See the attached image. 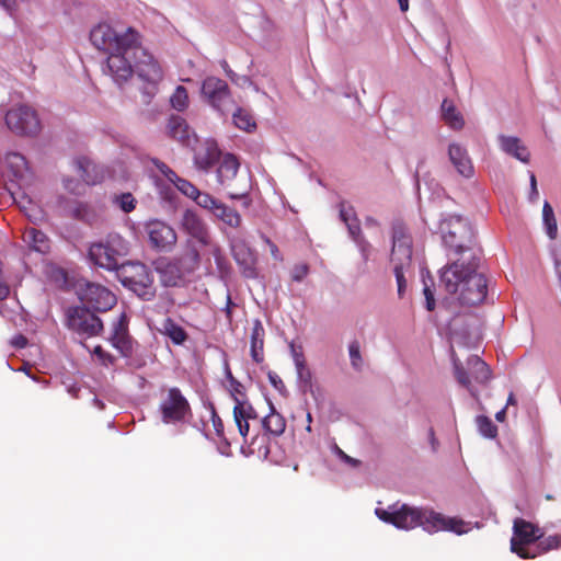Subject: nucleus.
<instances>
[{
    "label": "nucleus",
    "mask_w": 561,
    "mask_h": 561,
    "mask_svg": "<svg viewBox=\"0 0 561 561\" xmlns=\"http://www.w3.org/2000/svg\"><path fill=\"white\" fill-rule=\"evenodd\" d=\"M121 284L145 301L152 300L157 295L154 277L150 267L138 261L121 264L116 274Z\"/></svg>",
    "instance_id": "obj_5"
},
{
    "label": "nucleus",
    "mask_w": 561,
    "mask_h": 561,
    "mask_svg": "<svg viewBox=\"0 0 561 561\" xmlns=\"http://www.w3.org/2000/svg\"><path fill=\"white\" fill-rule=\"evenodd\" d=\"M76 170L80 178L88 185L100 183L103 179L102 172L99 168L87 157H79L73 161Z\"/></svg>",
    "instance_id": "obj_22"
},
{
    "label": "nucleus",
    "mask_w": 561,
    "mask_h": 561,
    "mask_svg": "<svg viewBox=\"0 0 561 561\" xmlns=\"http://www.w3.org/2000/svg\"><path fill=\"white\" fill-rule=\"evenodd\" d=\"M230 385V396L233 402L236 399H242L245 397V388L239 380H233Z\"/></svg>",
    "instance_id": "obj_56"
},
{
    "label": "nucleus",
    "mask_w": 561,
    "mask_h": 561,
    "mask_svg": "<svg viewBox=\"0 0 561 561\" xmlns=\"http://www.w3.org/2000/svg\"><path fill=\"white\" fill-rule=\"evenodd\" d=\"M476 424L479 433L485 437L493 439L497 436V426L492 422V420L485 415H478L476 417Z\"/></svg>",
    "instance_id": "obj_40"
},
{
    "label": "nucleus",
    "mask_w": 561,
    "mask_h": 561,
    "mask_svg": "<svg viewBox=\"0 0 561 561\" xmlns=\"http://www.w3.org/2000/svg\"><path fill=\"white\" fill-rule=\"evenodd\" d=\"M221 68L224 69L226 76L237 85L245 87L251 85L252 80L248 76H240L234 72L228 65L226 60L220 61Z\"/></svg>",
    "instance_id": "obj_46"
},
{
    "label": "nucleus",
    "mask_w": 561,
    "mask_h": 561,
    "mask_svg": "<svg viewBox=\"0 0 561 561\" xmlns=\"http://www.w3.org/2000/svg\"><path fill=\"white\" fill-rule=\"evenodd\" d=\"M138 38L139 34L131 27L118 33L106 23L94 26L90 32L92 45L108 54L106 69L118 85L125 83L133 75L130 53L135 49Z\"/></svg>",
    "instance_id": "obj_1"
},
{
    "label": "nucleus",
    "mask_w": 561,
    "mask_h": 561,
    "mask_svg": "<svg viewBox=\"0 0 561 561\" xmlns=\"http://www.w3.org/2000/svg\"><path fill=\"white\" fill-rule=\"evenodd\" d=\"M72 217L90 226L96 225L100 219V213L91 205L87 203H78L71 209Z\"/></svg>",
    "instance_id": "obj_31"
},
{
    "label": "nucleus",
    "mask_w": 561,
    "mask_h": 561,
    "mask_svg": "<svg viewBox=\"0 0 561 561\" xmlns=\"http://www.w3.org/2000/svg\"><path fill=\"white\" fill-rule=\"evenodd\" d=\"M232 255L237 264L242 270V274L247 278H253L256 276L254 267V257L249 248L244 244L233 247Z\"/></svg>",
    "instance_id": "obj_24"
},
{
    "label": "nucleus",
    "mask_w": 561,
    "mask_h": 561,
    "mask_svg": "<svg viewBox=\"0 0 561 561\" xmlns=\"http://www.w3.org/2000/svg\"><path fill=\"white\" fill-rule=\"evenodd\" d=\"M339 217L345 224L348 234L357 245L362 259L367 262L370 254L371 244L365 239L362 233L359 219L356 215L354 207L345 201H341L337 205Z\"/></svg>",
    "instance_id": "obj_14"
},
{
    "label": "nucleus",
    "mask_w": 561,
    "mask_h": 561,
    "mask_svg": "<svg viewBox=\"0 0 561 561\" xmlns=\"http://www.w3.org/2000/svg\"><path fill=\"white\" fill-rule=\"evenodd\" d=\"M210 410H211V422H213L214 430L218 436H222L224 435V423H222L221 419L219 417V415L217 414L216 409L213 404H210Z\"/></svg>",
    "instance_id": "obj_58"
},
{
    "label": "nucleus",
    "mask_w": 561,
    "mask_h": 561,
    "mask_svg": "<svg viewBox=\"0 0 561 561\" xmlns=\"http://www.w3.org/2000/svg\"><path fill=\"white\" fill-rule=\"evenodd\" d=\"M428 279H430V284L423 277V284H424L423 294H424V297H425V308L428 311H433L435 309V306H436L435 297H434V291L432 289V286L434 285V282H433L431 276H428Z\"/></svg>",
    "instance_id": "obj_51"
},
{
    "label": "nucleus",
    "mask_w": 561,
    "mask_h": 561,
    "mask_svg": "<svg viewBox=\"0 0 561 561\" xmlns=\"http://www.w3.org/2000/svg\"><path fill=\"white\" fill-rule=\"evenodd\" d=\"M270 413L263 417V428L273 436H280L286 428L285 417L278 413L272 402H268Z\"/></svg>",
    "instance_id": "obj_27"
},
{
    "label": "nucleus",
    "mask_w": 561,
    "mask_h": 561,
    "mask_svg": "<svg viewBox=\"0 0 561 561\" xmlns=\"http://www.w3.org/2000/svg\"><path fill=\"white\" fill-rule=\"evenodd\" d=\"M467 367L472 378L479 383H485L491 378V370L479 356L472 355L467 359Z\"/></svg>",
    "instance_id": "obj_30"
},
{
    "label": "nucleus",
    "mask_w": 561,
    "mask_h": 561,
    "mask_svg": "<svg viewBox=\"0 0 561 561\" xmlns=\"http://www.w3.org/2000/svg\"><path fill=\"white\" fill-rule=\"evenodd\" d=\"M561 547V535H553L547 538H541L538 540V543L534 546L533 553H535V558L546 553L550 550H554Z\"/></svg>",
    "instance_id": "obj_39"
},
{
    "label": "nucleus",
    "mask_w": 561,
    "mask_h": 561,
    "mask_svg": "<svg viewBox=\"0 0 561 561\" xmlns=\"http://www.w3.org/2000/svg\"><path fill=\"white\" fill-rule=\"evenodd\" d=\"M170 102L174 110L184 111L188 106L187 90L183 85H178L170 98Z\"/></svg>",
    "instance_id": "obj_44"
},
{
    "label": "nucleus",
    "mask_w": 561,
    "mask_h": 561,
    "mask_svg": "<svg viewBox=\"0 0 561 561\" xmlns=\"http://www.w3.org/2000/svg\"><path fill=\"white\" fill-rule=\"evenodd\" d=\"M234 422L238 426L239 433L242 437H245L249 433L250 426L247 420L243 419H234Z\"/></svg>",
    "instance_id": "obj_63"
},
{
    "label": "nucleus",
    "mask_w": 561,
    "mask_h": 561,
    "mask_svg": "<svg viewBox=\"0 0 561 561\" xmlns=\"http://www.w3.org/2000/svg\"><path fill=\"white\" fill-rule=\"evenodd\" d=\"M481 260L471 255L470 261L455 259L440 270L439 279L445 290L458 294L461 305L477 306L484 301L488 294V279L479 272Z\"/></svg>",
    "instance_id": "obj_3"
},
{
    "label": "nucleus",
    "mask_w": 561,
    "mask_h": 561,
    "mask_svg": "<svg viewBox=\"0 0 561 561\" xmlns=\"http://www.w3.org/2000/svg\"><path fill=\"white\" fill-rule=\"evenodd\" d=\"M5 124L12 133L21 136H34L41 129L36 112L27 105L9 110L5 114Z\"/></svg>",
    "instance_id": "obj_13"
},
{
    "label": "nucleus",
    "mask_w": 561,
    "mask_h": 561,
    "mask_svg": "<svg viewBox=\"0 0 561 561\" xmlns=\"http://www.w3.org/2000/svg\"><path fill=\"white\" fill-rule=\"evenodd\" d=\"M448 158L459 175L466 179L473 176L474 168L471 158L462 145L458 142L449 144Z\"/></svg>",
    "instance_id": "obj_20"
},
{
    "label": "nucleus",
    "mask_w": 561,
    "mask_h": 561,
    "mask_svg": "<svg viewBox=\"0 0 561 561\" xmlns=\"http://www.w3.org/2000/svg\"><path fill=\"white\" fill-rule=\"evenodd\" d=\"M65 325L80 336L93 337L104 330L103 321L87 306H71L65 311Z\"/></svg>",
    "instance_id": "obj_9"
},
{
    "label": "nucleus",
    "mask_w": 561,
    "mask_h": 561,
    "mask_svg": "<svg viewBox=\"0 0 561 561\" xmlns=\"http://www.w3.org/2000/svg\"><path fill=\"white\" fill-rule=\"evenodd\" d=\"M23 241L33 251L45 254L50 249L48 237L41 230L30 227L23 232Z\"/></svg>",
    "instance_id": "obj_23"
},
{
    "label": "nucleus",
    "mask_w": 561,
    "mask_h": 561,
    "mask_svg": "<svg viewBox=\"0 0 561 561\" xmlns=\"http://www.w3.org/2000/svg\"><path fill=\"white\" fill-rule=\"evenodd\" d=\"M268 380L271 385L282 394L283 397L288 396V391L283 382L282 378L274 371H268L267 374Z\"/></svg>",
    "instance_id": "obj_55"
},
{
    "label": "nucleus",
    "mask_w": 561,
    "mask_h": 561,
    "mask_svg": "<svg viewBox=\"0 0 561 561\" xmlns=\"http://www.w3.org/2000/svg\"><path fill=\"white\" fill-rule=\"evenodd\" d=\"M440 116L442 119L454 130H460L465 126L463 117L451 100H443L440 105Z\"/></svg>",
    "instance_id": "obj_26"
},
{
    "label": "nucleus",
    "mask_w": 561,
    "mask_h": 561,
    "mask_svg": "<svg viewBox=\"0 0 561 561\" xmlns=\"http://www.w3.org/2000/svg\"><path fill=\"white\" fill-rule=\"evenodd\" d=\"M290 351H291V356H293L294 363L297 362V360H304L305 359V356H304L301 347L297 348V347H295L294 344H290Z\"/></svg>",
    "instance_id": "obj_64"
},
{
    "label": "nucleus",
    "mask_w": 561,
    "mask_h": 561,
    "mask_svg": "<svg viewBox=\"0 0 561 561\" xmlns=\"http://www.w3.org/2000/svg\"><path fill=\"white\" fill-rule=\"evenodd\" d=\"M168 131L169 135L175 140L182 144L190 142L191 130L186 121L183 117L179 115H172L168 123Z\"/></svg>",
    "instance_id": "obj_29"
},
{
    "label": "nucleus",
    "mask_w": 561,
    "mask_h": 561,
    "mask_svg": "<svg viewBox=\"0 0 561 561\" xmlns=\"http://www.w3.org/2000/svg\"><path fill=\"white\" fill-rule=\"evenodd\" d=\"M11 345L18 350L27 345V339L23 334H18L11 340Z\"/></svg>",
    "instance_id": "obj_62"
},
{
    "label": "nucleus",
    "mask_w": 561,
    "mask_h": 561,
    "mask_svg": "<svg viewBox=\"0 0 561 561\" xmlns=\"http://www.w3.org/2000/svg\"><path fill=\"white\" fill-rule=\"evenodd\" d=\"M454 371L457 381L466 388L473 398H477L478 391L472 387L470 378L458 359H454Z\"/></svg>",
    "instance_id": "obj_41"
},
{
    "label": "nucleus",
    "mask_w": 561,
    "mask_h": 561,
    "mask_svg": "<svg viewBox=\"0 0 561 561\" xmlns=\"http://www.w3.org/2000/svg\"><path fill=\"white\" fill-rule=\"evenodd\" d=\"M348 354L351 358V365L355 370H360L363 365V359L360 355V346L358 341L354 340L348 345Z\"/></svg>",
    "instance_id": "obj_48"
},
{
    "label": "nucleus",
    "mask_w": 561,
    "mask_h": 561,
    "mask_svg": "<svg viewBox=\"0 0 561 561\" xmlns=\"http://www.w3.org/2000/svg\"><path fill=\"white\" fill-rule=\"evenodd\" d=\"M7 161L10 165L16 167L18 171H21L26 164L25 158L21 153H18V152L8 153Z\"/></svg>",
    "instance_id": "obj_57"
},
{
    "label": "nucleus",
    "mask_w": 561,
    "mask_h": 561,
    "mask_svg": "<svg viewBox=\"0 0 561 561\" xmlns=\"http://www.w3.org/2000/svg\"><path fill=\"white\" fill-rule=\"evenodd\" d=\"M160 412L163 423H178L191 413V407L181 390L174 387L169 389L167 398L160 403Z\"/></svg>",
    "instance_id": "obj_15"
},
{
    "label": "nucleus",
    "mask_w": 561,
    "mask_h": 561,
    "mask_svg": "<svg viewBox=\"0 0 561 561\" xmlns=\"http://www.w3.org/2000/svg\"><path fill=\"white\" fill-rule=\"evenodd\" d=\"M201 96L222 117L228 116L236 105L228 83L218 77L209 76L203 80Z\"/></svg>",
    "instance_id": "obj_8"
},
{
    "label": "nucleus",
    "mask_w": 561,
    "mask_h": 561,
    "mask_svg": "<svg viewBox=\"0 0 561 561\" xmlns=\"http://www.w3.org/2000/svg\"><path fill=\"white\" fill-rule=\"evenodd\" d=\"M110 342L126 358L133 355L134 346L137 344L129 334L110 337Z\"/></svg>",
    "instance_id": "obj_36"
},
{
    "label": "nucleus",
    "mask_w": 561,
    "mask_h": 561,
    "mask_svg": "<svg viewBox=\"0 0 561 561\" xmlns=\"http://www.w3.org/2000/svg\"><path fill=\"white\" fill-rule=\"evenodd\" d=\"M211 215L231 228H238L241 224L240 214L221 202L214 208Z\"/></svg>",
    "instance_id": "obj_32"
},
{
    "label": "nucleus",
    "mask_w": 561,
    "mask_h": 561,
    "mask_svg": "<svg viewBox=\"0 0 561 561\" xmlns=\"http://www.w3.org/2000/svg\"><path fill=\"white\" fill-rule=\"evenodd\" d=\"M542 224L547 236L554 240L558 233V225L554 216V211L549 202H545L542 206Z\"/></svg>",
    "instance_id": "obj_34"
},
{
    "label": "nucleus",
    "mask_w": 561,
    "mask_h": 561,
    "mask_svg": "<svg viewBox=\"0 0 561 561\" xmlns=\"http://www.w3.org/2000/svg\"><path fill=\"white\" fill-rule=\"evenodd\" d=\"M393 264V273L398 285V295L403 297L407 288V279L404 276L405 271L410 270L411 264H404V262H391Z\"/></svg>",
    "instance_id": "obj_42"
},
{
    "label": "nucleus",
    "mask_w": 561,
    "mask_h": 561,
    "mask_svg": "<svg viewBox=\"0 0 561 561\" xmlns=\"http://www.w3.org/2000/svg\"><path fill=\"white\" fill-rule=\"evenodd\" d=\"M11 197L21 209H27L28 205L32 204L31 198L21 188L11 192Z\"/></svg>",
    "instance_id": "obj_54"
},
{
    "label": "nucleus",
    "mask_w": 561,
    "mask_h": 561,
    "mask_svg": "<svg viewBox=\"0 0 561 561\" xmlns=\"http://www.w3.org/2000/svg\"><path fill=\"white\" fill-rule=\"evenodd\" d=\"M497 139L501 150L506 154L514 157L523 163L529 162L530 152L518 137L500 135Z\"/></svg>",
    "instance_id": "obj_21"
},
{
    "label": "nucleus",
    "mask_w": 561,
    "mask_h": 561,
    "mask_svg": "<svg viewBox=\"0 0 561 561\" xmlns=\"http://www.w3.org/2000/svg\"><path fill=\"white\" fill-rule=\"evenodd\" d=\"M130 64L133 73H137L138 78L146 83L141 92L144 103L149 104L158 91L157 87L162 79V70L152 55L148 54L140 45L139 38L137 39V44H135V49L130 53Z\"/></svg>",
    "instance_id": "obj_6"
},
{
    "label": "nucleus",
    "mask_w": 561,
    "mask_h": 561,
    "mask_svg": "<svg viewBox=\"0 0 561 561\" xmlns=\"http://www.w3.org/2000/svg\"><path fill=\"white\" fill-rule=\"evenodd\" d=\"M112 203L124 213H130L136 207V199L131 193L115 194L112 196Z\"/></svg>",
    "instance_id": "obj_43"
},
{
    "label": "nucleus",
    "mask_w": 561,
    "mask_h": 561,
    "mask_svg": "<svg viewBox=\"0 0 561 561\" xmlns=\"http://www.w3.org/2000/svg\"><path fill=\"white\" fill-rule=\"evenodd\" d=\"M128 247L126 241L117 233H110L105 240L94 242L89 247L88 256L94 264L107 271L119 268L118 259L126 255Z\"/></svg>",
    "instance_id": "obj_7"
},
{
    "label": "nucleus",
    "mask_w": 561,
    "mask_h": 561,
    "mask_svg": "<svg viewBox=\"0 0 561 561\" xmlns=\"http://www.w3.org/2000/svg\"><path fill=\"white\" fill-rule=\"evenodd\" d=\"M150 247L160 252H169L176 243L174 229L161 220H151L146 224Z\"/></svg>",
    "instance_id": "obj_17"
},
{
    "label": "nucleus",
    "mask_w": 561,
    "mask_h": 561,
    "mask_svg": "<svg viewBox=\"0 0 561 561\" xmlns=\"http://www.w3.org/2000/svg\"><path fill=\"white\" fill-rule=\"evenodd\" d=\"M199 207L208 210L210 214L214 211V208L219 204V199L215 198L210 194L206 192H201L197 190V194L192 198Z\"/></svg>",
    "instance_id": "obj_45"
},
{
    "label": "nucleus",
    "mask_w": 561,
    "mask_h": 561,
    "mask_svg": "<svg viewBox=\"0 0 561 561\" xmlns=\"http://www.w3.org/2000/svg\"><path fill=\"white\" fill-rule=\"evenodd\" d=\"M174 184V186L186 197L193 198L195 194H197V187L188 182L187 180L180 178L176 175L173 181L171 182Z\"/></svg>",
    "instance_id": "obj_47"
},
{
    "label": "nucleus",
    "mask_w": 561,
    "mask_h": 561,
    "mask_svg": "<svg viewBox=\"0 0 561 561\" xmlns=\"http://www.w3.org/2000/svg\"><path fill=\"white\" fill-rule=\"evenodd\" d=\"M154 165L170 182H172L173 179L178 175L169 165L162 161L156 160Z\"/></svg>",
    "instance_id": "obj_59"
},
{
    "label": "nucleus",
    "mask_w": 561,
    "mask_h": 561,
    "mask_svg": "<svg viewBox=\"0 0 561 561\" xmlns=\"http://www.w3.org/2000/svg\"><path fill=\"white\" fill-rule=\"evenodd\" d=\"M309 274V265L306 263L296 264L290 272L291 279L296 283H300Z\"/></svg>",
    "instance_id": "obj_53"
},
{
    "label": "nucleus",
    "mask_w": 561,
    "mask_h": 561,
    "mask_svg": "<svg viewBox=\"0 0 561 561\" xmlns=\"http://www.w3.org/2000/svg\"><path fill=\"white\" fill-rule=\"evenodd\" d=\"M76 294L81 305L94 312H106L117 302L116 296L108 288L87 279L77 283Z\"/></svg>",
    "instance_id": "obj_10"
},
{
    "label": "nucleus",
    "mask_w": 561,
    "mask_h": 561,
    "mask_svg": "<svg viewBox=\"0 0 561 561\" xmlns=\"http://www.w3.org/2000/svg\"><path fill=\"white\" fill-rule=\"evenodd\" d=\"M513 538L511 539V550L522 559H534V547L530 545L540 540L545 533L537 525L523 518H516L513 523Z\"/></svg>",
    "instance_id": "obj_11"
},
{
    "label": "nucleus",
    "mask_w": 561,
    "mask_h": 561,
    "mask_svg": "<svg viewBox=\"0 0 561 561\" xmlns=\"http://www.w3.org/2000/svg\"><path fill=\"white\" fill-rule=\"evenodd\" d=\"M93 354L99 358L100 363L105 367L114 365L116 362V358L112 354L105 352L101 345H96L94 347Z\"/></svg>",
    "instance_id": "obj_52"
},
{
    "label": "nucleus",
    "mask_w": 561,
    "mask_h": 561,
    "mask_svg": "<svg viewBox=\"0 0 561 561\" xmlns=\"http://www.w3.org/2000/svg\"><path fill=\"white\" fill-rule=\"evenodd\" d=\"M297 377H298V381L300 383L301 391L304 393H306L307 391H310L311 394L317 400L316 391L312 389V383H311L312 374H311L310 369L308 368L306 370L297 373Z\"/></svg>",
    "instance_id": "obj_50"
},
{
    "label": "nucleus",
    "mask_w": 561,
    "mask_h": 561,
    "mask_svg": "<svg viewBox=\"0 0 561 561\" xmlns=\"http://www.w3.org/2000/svg\"><path fill=\"white\" fill-rule=\"evenodd\" d=\"M153 266L163 287H181L187 282V275L174 259H158Z\"/></svg>",
    "instance_id": "obj_18"
},
{
    "label": "nucleus",
    "mask_w": 561,
    "mask_h": 561,
    "mask_svg": "<svg viewBox=\"0 0 561 561\" xmlns=\"http://www.w3.org/2000/svg\"><path fill=\"white\" fill-rule=\"evenodd\" d=\"M530 192H529V201L535 203L538 199L539 193L537 188V180L534 173H530L529 178Z\"/></svg>",
    "instance_id": "obj_60"
},
{
    "label": "nucleus",
    "mask_w": 561,
    "mask_h": 561,
    "mask_svg": "<svg viewBox=\"0 0 561 561\" xmlns=\"http://www.w3.org/2000/svg\"><path fill=\"white\" fill-rule=\"evenodd\" d=\"M230 114L232 115L233 124L238 128L250 131L252 128L256 127L253 116L248 111L237 106V104Z\"/></svg>",
    "instance_id": "obj_33"
},
{
    "label": "nucleus",
    "mask_w": 561,
    "mask_h": 561,
    "mask_svg": "<svg viewBox=\"0 0 561 561\" xmlns=\"http://www.w3.org/2000/svg\"><path fill=\"white\" fill-rule=\"evenodd\" d=\"M375 514L383 523L402 530H411L420 526L428 534L446 530L462 535L468 531L461 519L447 517L432 508L415 507L400 502L389 505L388 508L377 507Z\"/></svg>",
    "instance_id": "obj_2"
},
{
    "label": "nucleus",
    "mask_w": 561,
    "mask_h": 561,
    "mask_svg": "<svg viewBox=\"0 0 561 561\" xmlns=\"http://www.w3.org/2000/svg\"><path fill=\"white\" fill-rule=\"evenodd\" d=\"M181 227L187 234L196 239L201 244H209L210 236L208 227L196 211L186 209L181 218Z\"/></svg>",
    "instance_id": "obj_19"
},
{
    "label": "nucleus",
    "mask_w": 561,
    "mask_h": 561,
    "mask_svg": "<svg viewBox=\"0 0 561 561\" xmlns=\"http://www.w3.org/2000/svg\"><path fill=\"white\" fill-rule=\"evenodd\" d=\"M174 260L179 263L183 272L190 276L199 267V251L194 245L188 244L185 251L179 256L174 257Z\"/></svg>",
    "instance_id": "obj_28"
},
{
    "label": "nucleus",
    "mask_w": 561,
    "mask_h": 561,
    "mask_svg": "<svg viewBox=\"0 0 561 561\" xmlns=\"http://www.w3.org/2000/svg\"><path fill=\"white\" fill-rule=\"evenodd\" d=\"M10 288L5 284L2 276V263L0 262V300L5 299L9 296Z\"/></svg>",
    "instance_id": "obj_61"
},
{
    "label": "nucleus",
    "mask_w": 561,
    "mask_h": 561,
    "mask_svg": "<svg viewBox=\"0 0 561 561\" xmlns=\"http://www.w3.org/2000/svg\"><path fill=\"white\" fill-rule=\"evenodd\" d=\"M163 332L176 345H182L187 339L185 330L170 318L164 321Z\"/></svg>",
    "instance_id": "obj_35"
},
{
    "label": "nucleus",
    "mask_w": 561,
    "mask_h": 561,
    "mask_svg": "<svg viewBox=\"0 0 561 561\" xmlns=\"http://www.w3.org/2000/svg\"><path fill=\"white\" fill-rule=\"evenodd\" d=\"M442 240L448 249L450 262L456 259H463L465 262L470 261V256L482 259V250L477 245L476 232L470 222L458 215H450L443 219L439 225Z\"/></svg>",
    "instance_id": "obj_4"
},
{
    "label": "nucleus",
    "mask_w": 561,
    "mask_h": 561,
    "mask_svg": "<svg viewBox=\"0 0 561 561\" xmlns=\"http://www.w3.org/2000/svg\"><path fill=\"white\" fill-rule=\"evenodd\" d=\"M239 167L240 163L233 154H225L216 170L217 182L221 186L229 188V198L241 199L243 201V205L248 207L251 204V199L249 198V185L247 184V180L244 179V185L240 190L232 184V181L237 178Z\"/></svg>",
    "instance_id": "obj_12"
},
{
    "label": "nucleus",
    "mask_w": 561,
    "mask_h": 561,
    "mask_svg": "<svg viewBox=\"0 0 561 561\" xmlns=\"http://www.w3.org/2000/svg\"><path fill=\"white\" fill-rule=\"evenodd\" d=\"M391 262L412 263V237L401 220H394L391 226Z\"/></svg>",
    "instance_id": "obj_16"
},
{
    "label": "nucleus",
    "mask_w": 561,
    "mask_h": 561,
    "mask_svg": "<svg viewBox=\"0 0 561 561\" xmlns=\"http://www.w3.org/2000/svg\"><path fill=\"white\" fill-rule=\"evenodd\" d=\"M256 417L257 413L249 401L243 399H236V404L233 407V419H243L249 421Z\"/></svg>",
    "instance_id": "obj_38"
},
{
    "label": "nucleus",
    "mask_w": 561,
    "mask_h": 561,
    "mask_svg": "<svg viewBox=\"0 0 561 561\" xmlns=\"http://www.w3.org/2000/svg\"><path fill=\"white\" fill-rule=\"evenodd\" d=\"M264 336H265V330L261 322V320L255 319L253 322V328L251 332V346H250V353L252 359L260 364L264 359L263 355V348H264Z\"/></svg>",
    "instance_id": "obj_25"
},
{
    "label": "nucleus",
    "mask_w": 561,
    "mask_h": 561,
    "mask_svg": "<svg viewBox=\"0 0 561 561\" xmlns=\"http://www.w3.org/2000/svg\"><path fill=\"white\" fill-rule=\"evenodd\" d=\"M128 333V318L126 313H122L119 318L113 323L112 333L110 337L127 335Z\"/></svg>",
    "instance_id": "obj_49"
},
{
    "label": "nucleus",
    "mask_w": 561,
    "mask_h": 561,
    "mask_svg": "<svg viewBox=\"0 0 561 561\" xmlns=\"http://www.w3.org/2000/svg\"><path fill=\"white\" fill-rule=\"evenodd\" d=\"M218 157L217 148L208 147L204 153L197 152L195 154V163L199 169L207 171L217 162Z\"/></svg>",
    "instance_id": "obj_37"
}]
</instances>
